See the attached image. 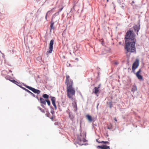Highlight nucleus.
Returning a JSON list of instances; mask_svg holds the SVG:
<instances>
[{"mask_svg":"<svg viewBox=\"0 0 149 149\" xmlns=\"http://www.w3.org/2000/svg\"><path fill=\"white\" fill-rule=\"evenodd\" d=\"M65 83L67 86V96L69 98L72 99L73 96L75 95V91L74 88L73 87V81L68 75H66Z\"/></svg>","mask_w":149,"mask_h":149,"instance_id":"1","label":"nucleus"},{"mask_svg":"<svg viewBox=\"0 0 149 149\" xmlns=\"http://www.w3.org/2000/svg\"><path fill=\"white\" fill-rule=\"evenodd\" d=\"M136 41H125V49L127 51V53L130 52L133 53L136 52L135 44Z\"/></svg>","mask_w":149,"mask_h":149,"instance_id":"2","label":"nucleus"},{"mask_svg":"<svg viewBox=\"0 0 149 149\" xmlns=\"http://www.w3.org/2000/svg\"><path fill=\"white\" fill-rule=\"evenodd\" d=\"M135 35L132 30L128 31L125 36V41L127 40L128 41H134L136 40H136L135 38Z\"/></svg>","mask_w":149,"mask_h":149,"instance_id":"3","label":"nucleus"},{"mask_svg":"<svg viewBox=\"0 0 149 149\" xmlns=\"http://www.w3.org/2000/svg\"><path fill=\"white\" fill-rule=\"evenodd\" d=\"M54 42V40H52L50 41L49 44V51L47 52V53H52L53 49V45Z\"/></svg>","mask_w":149,"mask_h":149,"instance_id":"4","label":"nucleus"},{"mask_svg":"<svg viewBox=\"0 0 149 149\" xmlns=\"http://www.w3.org/2000/svg\"><path fill=\"white\" fill-rule=\"evenodd\" d=\"M139 63V61L137 59L133 63L132 67V69L133 72H134L135 69L138 67Z\"/></svg>","mask_w":149,"mask_h":149,"instance_id":"5","label":"nucleus"},{"mask_svg":"<svg viewBox=\"0 0 149 149\" xmlns=\"http://www.w3.org/2000/svg\"><path fill=\"white\" fill-rule=\"evenodd\" d=\"M25 87L31 90L33 92L35 93H37L39 94L40 92V91L39 90L36 89L34 88L28 86L26 85L25 86Z\"/></svg>","mask_w":149,"mask_h":149,"instance_id":"6","label":"nucleus"},{"mask_svg":"<svg viewBox=\"0 0 149 149\" xmlns=\"http://www.w3.org/2000/svg\"><path fill=\"white\" fill-rule=\"evenodd\" d=\"M141 71L142 70L141 69H140L136 73H135L138 79L141 80H142L143 79L142 76L140 74V73Z\"/></svg>","mask_w":149,"mask_h":149,"instance_id":"7","label":"nucleus"},{"mask_svg":"<svg viewBox=\"0 0 149 149\" xmlns=\"http://www.w3.org/2000/svg\"><path fill=\"white\" fill-rule=\"evenodd\" d=\"M133 29L134 31L136 32V34L137 35H138V32L140 29V25H139V26L135 25L133 27Z\"/></svg>","mask_w":149,"mask_h":149,"instance_id":"8","label":"nucleus"},{"mask_svg":"<svg viewBox=\"0 0 149 149\" xmlns=\"http://www.w3.org/2000/svg\"><path fill=\"white\" fill-rule=\"evenodd\" d=\"M68 115L69 117L71 120L73 121L74 120L75 118L74 115L72 113L69 112Z\"/></svg>","mask_w":149,"mask_h":149,"instance_id":"9","label":"nucleus"},{"mask_svg":"<svg viewBox=\"0 0 149 149\" xmlns=\"http://www.w3.org/2000/svg\"><path fill=\"white\" fill-rule=\"evenodd\" d=\"M86 117L88 120L90 122H92L93 121H94V119L91 116L88 114H87L86 116Z\"/></svg>","mask_w":149,"mask_h":149,"instance_id":"10","label":"nucleus"},{"mask_svg":"<svg viewBox=\"0 0 149 149\" xmlns=\"http://www.w3.org/2000/svg\"><path fill=\"white\" fill-rule=\"evenodd\" d=\"M63 6H62L61 8L57 12L55 13L54 15H53L52 17V19L55 17V16H56L57 15H58L59 12L61 11L63 9Z\"/></svg>","mask_w":149,"mask_h":149,"instance_id":"11","label":"nucleus"},{"mask_svg":"<svg viewBox=\"0 0 149 149\" xmlns=\"http://www.w3.org/2000/svg\"><path fill=\"white\" fill-rule=\"evenodd\" d=\"M98 147L101 149H107L109 148V147L105 145H103L102 146H98Z\"/></svg>","mask_w":149,"mask_h":149,"instance_id":"12","label":"nucleus"},{"mask_svg":"<svg viewBox=\"0 0 149 149\" xmlns=\"http://www.w3.org/2000/svg\"><path fill=\"white\" fill-rule=\"evenodd\" d=\"M94 91L93 92L95 94L100 93L99 89L97 88V87H95L94 88Z\"/></svg>","mask_w":149,"mask_h":149,"instance_id":"13","label":"nucleus"},{"mask_svg":"<svg viewBox=\"0 0 149 149\" xmlns=\"http://www.w3.org/2000/svg\"><path fill=\"white\" fill-rule=\"evenodd\" d=\"M52 21L50 22V28H51V31L52 29L54 30V23L52 21Z\"/></svg>","mask_w":149,"mask_h":149,"instance_id":"14","label":"nucleus"},{"mask_svg":"<svg viewBox=\"0 0 149 149\" xmlns=\"http://www.w3.org/2000/svg\"><path fill=\"white\" fill-rule=\"evenodd\" d=\"M72 104L74 108H75L74 110L75 111H76L77 110L76 102L75 101H74V102L72 103Z\"/></svg>","mask_w":149,"mask_h":149,"instance_id":"15","label":"nucleus"},{"mask_svg":"<svg viewBox=\"0 0 149 149\" xmlns=\"http://www.w3.org/2000/svg\"><path fill=\"white\" fill-rule=\"evenodd\" d=\"M40 102L44 105L46 104V100H45L44 99L40 97Z\"/></svg>","mask_w":149,"mask_h":149,"instance_id":"16","label":"nucleus"},{"mask_svg":"<svg viewBox=\"0 0 149 149\" xmlns=\"http://www.w3.org/2000/svg\"><path fill=\"white\" fill-rule=\"evenodd\" d=\"M22 88L24 90H25L26 91V92H28V93H30L31 94V95L33 96L34 97H35V95L33 94V93H32L30 91H29V90H28V89L25 88H24V87H22Z\"/></svg>","mask_w":149,"mask_h":149,"instance_id":"17","label":"nucleus"},{"mask_svg":"<svg viewBox=\"0 0 149 149\" xmlns=\"http://www.w3.org/2000/svg\"><path fill=\"white\" fill-rule=\"evenodd\" d=\"M54 9H55V8H54L52 9L51 10L48 11L47 12V13L46 14L47 15V16H50L52 14V10Z\"/></svg>","mask_w":149,"mask_h":149,"instance_id":"18","label":"nucleus"},{"mask_svg":"<svg viewBox=\"0 0 149 149\" xmlns=\"http://www.w3.org/2000/svg\"><path fill=\"white\" fill-rule=\"evenodd\" d=\"M51 100L52 102V104L55 103L56 98L54 97H51Z\"/></svg>","mask_w":149,"mask_h":149,"instance_id":"19","label":"nucleus"},{"mask_svg":"<svg viewBox=\"0 0 149 149\" xmlns=\"http://www.w3.org/2000/svg\"><path fill=\"white\" fill-rule=\"evenodd\" d=\"M43 97L45 99H48L49 97V95L47 94H44L43 95Z\"/></svg>","mask_w":149,"mask_h":149,"instance_id":"20","label":"nucleus"},{"mask_svg":"<svg viewBox=\"0 0 149 149\" xmlns=\"http://www.w3.org/2000/svg\"><path fill=\"white\" fill-rule=\"evenodd\" d=\"M38 108L42 113H45V110L41 108L40 107H38Z\"/></svg>","mask_w":149,"mask_h":149,"instance_id":"21","label":"nucleus"},{"mask_svg":"<svg viewBox=\"0 0 149 149\" xmlns=\"http://www.w3.org/2000/svg\"><path fill=\"white\" fill-rule=\"evenodd\" d=\"M96 141L98 143H108L109 142L108 141H102V142H100L98 141L97 139L96 140Z\"/></svg>","mask_w":149,"mask_h":149,"instance_id":"22","label":"nucleus"},{"mask_svg":"<svg viewBox=\"0 0 149 149\" xmlns=\"http://www.w3.org/2000/svg\"><path fill=\"white\" fill-rule=\"evenodd\" d=\"M46 102L48 105L49 106L50 104V102L49 100H46Z\"/></svg>","mask_w":149,"mask_h":149,"instance_id":"23","label":"nucleus"},{"mask_svg":"<svg viewBox=\"0 0 149 149\" xmlns=\"http://www.w3.org/2000/svg\"><path fill=\"white\" fill-rule=\"evenodd\" d=\"M109 107L110 108H111L112 106V102H110L109 103Z\"/></svg>","mask_w":149,"mask_h":149,"instance_id":"24","label":"nucleus"},{"mask_svg":"<svg viewBox=\"0 0 149 149\" xmlns=\"http://www.w3.org/2000/svg\"><path fill=\"white\" fill-rule=\"evenodd\" d=\"M52 104L53 105V106H54L55 109V110H56V107L55 103Z\"/></svg>","mask_w":149,"mask_h":149,"instance_id":"25","label":"nucleus"},{"mask_svg":"<svg viewBox=\"0 0 149 149\" xmlns=\"http://www.w3.org/2000/svg\"><path fill=\"white\" fill-rule=\"evenodd\" d=\"M107 128L109 129H111L112 128V125H111V126L110 127L108 126L107 127Z\"/></svg>","mask_w":149,"mask_h":149,"instance_id":"26","label":"nucleus"},{"mask_svg":"<svg viewBox=\"0 0 149 149\" xmlns=\"http://www.w3.org/2000/svg\"><path fill=\"white\" fill-rule=\"evenodd\" d=\"M100 86H101V84H100L99 85H98V86L97 87V88H100Z\"/></svg>","mask_w":149,"mask_h":149,"instance_id":"27","label":"nucleus"},{"mask_svg":"<svg viewBox=\"0 0 149 149\" xmlns=\"http://www.w3.org/2000/svg\"><path fill=\"white\" fill-rule=\"evenodd\" d=\"M114 63L116 65H118V63L117 62H116Z\"/></svg>","mask_w":149,"mask_h":149,"instance_id":"28","label":"nucleus"},{"mask_svg":"<svg viewBox=\"0 0 149 149\" xmlns=\"http://www.w3.org/2000/svg\"><path fill=\"white\" fill-rule=\"evenodd\" d=\"M50 119H52V120H53V117H52L51 118H50Z\"/></svg>","mask_w":149,"mask_h":149,"instance_id":"29","label":"nucleus"},{"mask_svg":"<svg viewBox=\"0 0 149 149\" xmlns=\"http://www.w3.org/2000/svg\"><path fill=\"white\" fill-rule=\"evenodd\" d=\"M114 120L116 122L117 121V120L116 118H114Z\"/></svg>","mask_w":149,"mask_h":149,"instance_id":"30","label":"nucleus"},{"mask_svg":"<svg viewBox=\"0 0 149 149\" xmlns=\"http://www.w3.org/2000/svg\"><path fill=\"white\" fill-rule=\"evenodd\" d=\"M48 16H47V15L46 14V16H45V19L46 20L47 19V17Z\"/></svg>","mask_w":149,"mask_h":149,"instance_id":"31","label":"nucleus"},{"mask_svg":"<svg viewBox=\"0 0 149 149\" xmlns=\"http://www.w3.org/2000/svg\"><path fill=\"white\" fill-rule=\"evenodd\" d=\"M134 3V1H132L131 4H132Z\"/></svg>","mask_w":149,"mask_h":149,"instance_id":"32","label":"nucleus"},{"mask_svg":"<svg viewBox=\"0 0 149 149\" xmlns=\"http://www.w3.org/2000/svg\"><path fill=\"white\" fill-rule=\"evenodd\" d=\"M12 81L14 83V82H16V81L15 80H13Z\"/></svg>","mask_w":149,"mask_h":149,"instance_id":"33","label":"nucleus"},{"mask_svg":"<svg viewBox=\"0 0 149 149\" xmlns=\"http://www.w3.org/2000/svg\"><path fill=\"white\" fill-rule=\"evenodd\" d=\"M75 60H77V61H78V58H76L75 59Z\"/></svg>","mask_w":149,"mask_h":149,"instance_id":"34","label":"nucleus"},{"mask_svg":"<svg viewBox=\"0 0 149 149\" xmlns=\"http://www.w3.org/2000/svg\"><path fill=\"white\" fill-rule=\"evenodd\" d=\"M41 106L43 107H44V106L43 105H41Z\"/></svg>","mask_w":149,"mask_h":149,"instance_id":"35","label":"nucleus"},{"mask_svg":"<svg viewBox=\"0 0 149 149\" xmlns=\"http://www.w3.org/2000/svg\"><path fill=\"white\" fill-rule=\"evenodd\" d=\"M107 0V1H108V0Z\"/></svg>","mask_w":149,"mask_h":149,"instance_id":"36","label":"nucleus"}]
</instances>
